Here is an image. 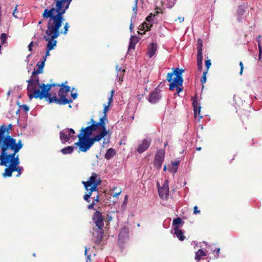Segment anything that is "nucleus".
Returning a JSON list of instances; mask_svg holds the SVG:
<instances>
[{"instance_id":"1","label":"nucleus","mask_w":262,"mask_h":262,"mask_svg":"<svg viewBox=\"0 0 262 262\" xmlns=\"http://www.w3.org/2000/svg\"><path fill=\"white\" fill-rule=\"evenodd\" d=\"M0 161L5 164L9 159L15 158L17 153L22 148L23 144L21 140L17 142L15 139L10 135H3V130H0Z\"/></svg>"},{"instance_id":"2","label":"nucleus","mask_w":262,"mask_h":262,"mask_svg":"<svg viewBox=\"0 0 262 262\" xmlns=\"http://www.w3.org/2000/svg\"><path fill=\"white\" fill-rule=\"evenodd\" d=\"M65 13L66 11L63 9V6H61V2H56V8L45 9L42 16L43 18H49L47 26L57 31L62 25L64 20L63 16Z\"/></svg>"},{"instance_id":"3","label":"nucleus","mask_w":262,"mask_h":262,"mask_svg":"<svg viewBox=\"0 0 262 262\" xmlns=\"http://www.w3.org/2000/svg\"><path fill=\"white\" fill-rule=\"evenodd\" d=\"M183 72L184 70L177 68L172 72L167 73V80L170 82L169 90L173 91L176 88L178 94L182 91L183 82L182 73Z\"/></svg>"},{"instance_id":"4","label":"nucleus","mask_w":262,"mask_h":262,"mask_svg":"<svg viewBox=\"0 0 262 262\" xmlns=\"http://www.w3.org/2000/svg\"><path fill=\"white\" fill-rule=\"evenodd\" d=\"M60 35L59 29L57 31L53 29L51 27L47 26V29L46 31V35L43 38L48 41L47 49L49 50H52L56 46L57 41L55 40Z\"/></svg>"},{"instance_id":"5","label":"nucleus","mask_w":262,"mask_h":262,"mask_svg":"<svg viewBox=\"0 0 262 262\" xmlns=\"http://www.w3.org/2000/svg\"><path fill=\"white\" fill-rule=\"evenodd\" d=\"M100 177L93 172L87 181H82V183L86 190L91 189V192L98 191V187L101 184Z\"/></svg>"},{"instance_id":"6","label":"nucleus","mask_w":262,"mask_h":262,"mask_svg":"<svg viewBox=\"0 0 262 262\" xmlns=\"http://www.w3.org/2000/svg\"><path fill=\"white\" fill-rule=\"evenodd\" d=\"M55 84H45L42 83L39 85V88H41V91H35L34 95H29V98L32 99L34 97L35 98H39L40 99L43 98H47L50 96V93L49 92L51 89L52 86H55Z\"/></svg>"},{"instance_id":"7","label":"nucleus","mask_w":262,"mask_h":262,"mask_svg":"<svg viewBox=\"0 0 262 262\" xmlns=\"http://www.w3.org/2000/svg\"><path fill=\"white\" fill-rule=\"evenodd\" d=\"M77 137L79 141L75 145H78L80 150L83 152L86 151L94 144L91 138L83 137V134H78Z\"/></svg>"},{"instance_id":"8","label":"nucleus","mask_w":262,"mask_h":262,"mask_svg":"<svg viewBox=\"0 0 262 262\" xmlns=\"http://www.w3.org/2000/svg\"><path fill=\"white\" fill-rule=\"evenodd\" d=\"M58 96L59 98H57L56 96L51 97L50 95V97L46 99L49 103L55 102L59 105H64L72 102V100L65 98V95L63 94L62 89L59 90Z\"/></svg>"},{"instance_id":"9","label":"nucleus","mask_w":262,"mask_h":262,"mask_svg":"<svg viewBox=\"0 0 262 262\" xmlns=\"http://www.w3.org/2000/svg\"><path fill=\"white\" fill-rule=\"evenodd\" d=\"M106 116H103V117L100 119V121L98 122H97L94 121L93 119H92L91 121L92 123L91 125L87 126L86 128L89 129L92 134L94 131L100 129V127L103 126V124H104L105 121L107 120Z\"/></svg>"},{"instance_id":"10","label":"nucleus","mask_w":262,"mask_h":262,"mask_svg":"<svg viewBox=\"0 0 262 262\" xmlns=\"http://www.w3.org/2000/svg\"><path fill=\"white\" fill-rule=\"evenodd\" d=\"M165 156V151L163 149H159L157 151L154 160L155 166L160 169L162 165Z\"/></svg>"},{"instance_id":"11","label":"nucleus","mask_w":262,"mask_h":262,"mask_svg":"<svg viewBox=\"0 0 262 262\" xmlns=\"http://www.w3.org/2000/svg\"><path fill=\"white\" fill-rule=\"evenodd\" d=\"M10 163L9 165L5 169V172L3 174V177H10L12 176V173L13 171H14V165L13 166V161L12 159H9L8 161H7L5 164H3L1 163V161H0V165L1 166H7L8 164Z\"/></svg>"},{"instance_id":"12","label":"nucleus","mask_w":262,"mask_h":262,"mask_svg":"<svg viewBox=\"0 0 262 262\" xmlns=\"http://www.w3.org/2000/svg\"><path fill=\"white\" fill-rule=\"evenodd\" d=\"M93 220L95 222L96 226L98 229H103L104 226L103 220L101 213L99 211H96L93 215Z\"/></svg>"},{"instance_id":"13","label":"nucleus","mask_w":262,"mask_h":262,"mask_svg":"<svg viewBox=\"0 0 262 262\" xmlns=\"http://www.w3.org/2000/svg\"><path fill=\"white\" fill-rule=\"evenodd\" d=\"M161 98V91L156 88L155 90L150 93L148 97V101L151 103H156Z\"/></svg>"},{"instance_id":"14","label":"nucleus","mask_w":262,"mask_h":262,"mask_svg":"<svg viewBox=\"0 0 262 262\" xmlns=\"http://www.w3.org/2000/svg\"><path fill=\"white\" fill-rule=\"evenodd\" d=\"M158 192L159 196L162 199H165L168 198L169 194V187L168 182L165 181L161 188H159Z\"/></svg>"},{"instance_id":"15","label":"nucleus","mask_w":262,"mask_h":262,"mask_svg":"<svg viewBox=\"0 0 262 262\" xmlns=\"http://www.w3.org/2000/svg\"><path fill=\"white\" fill-rule=\"evenodd\" d=\"M100 129H101V131L99 132V134L95 135L92 138H91L93 143L95 141H99L101 140L104 137H105L108 133L107 131L106 130L105 123L103 124V126H101L100 127Z\"/></svg>"},{"instance_id":"16","label":"nucleus","mask_w":262,"mask_h":262,"mask_svg":"<svg viewBox=\"0 0 262 262\" xmlns=\"http://www.w3.org/2000/svg\"><path fill=\"white\" fill-rule=\"evenodd\" d=\"M151 143V140L148 139H144L142 143L139 145L137 151L139 154H142L149 147Z\"/></svg>"},{"instance_id":"17","label":"nucleus","mask_w":262,"mask_h":262,"mask_svg":"<svg viewBox=\"0 0 262 262\" xmlns=\"http://www.w3.org/2000/svg\"><path fill=\"white\" fill-rule=\"evenodd\" d=\"M46 61V57H43L41 60L37 63L36 66L37 67V69H34L33 70L32 73V76H36L39 74L43 73V69L45 66Z\"/></svg>"},{"instance_id":"18","label":"nucleus","mask_w":262,"mask_h":262,"mask_svg":"<svg viewBox=\"0 0 262 262\" xmlns=\"http://www.w3.org/2000/svg\"><path fill=\"white\" fill-rule=\"evenodd\" d=\"M29 110V107L26 105H21L18 106H14L10 111V113L17 115L20 111H23L24 113H27Z\"/></svg>"},{"instance_id":"19","label":"nucleus","mask_w":262,"mask_h":262,"mask_svg":"<svg viewBox=\"0 0 262 262\" xmlns=\"http://www.w3.org/2000/svg\"><path fill=\"white\" fill-rule=\"evenodd\" d=\"M103 229H98V228H97L96 233H93L92 240L94 242L97 244H99L103 238Z\"/></svg>"},{"instance_id":"20","label":"nucleus","mask_w":262,"mask_h":262,"mask_svg":"<svg viewBox=\"0 0 262 262\" xmlns=\"http://www.w3.org/2000/svg\"><path fill=\"white\" fill-rule=\"evenodd\" d=\"M157 44L156 43L151 42L149 43L148 46L147 55L149 58H151L153 57V56L156 54L157 51Z\"/></svg>"},{"instance_id":"21","label":"nucleus","mask_w":262,"mask_h":262,"mask_svg":"<svg viewBox=\"0 0 262 262\" xmlns=\"http://www.w3.org/2000/svg\"><path fill=\"white\" fill-rule=\"evenodd\" d=\"M32 77L33 76H32L31 78L27 81V82L28 83L27 86V91L28 93H30L31 92H33V94H32L31 95H34L35 91H39V90H37V88L38 86H39V85L32 82Z\"/></svg>"},{"instance_id":"22","label":"nucleus","mask_w":262,"mask_h":262,"mask_svg":"<svg viewBox=\"0 0 262 262\" xmlns=\"http://www.w3.org/2000/svg\"><path fill=\"white\" fill-rule=\"evenodd\" d=\"M245 12V7L243 5L239 6L236 11V16L238 22H241L244 19Z\"/></svg>"},{"instance_id":"23","label":"nucleus","mask_w":262,"mask_h":262,"mask_svg":"<svg viewBox=\"0 0 262 262\" xmlns=\"http://www.w3.org/2000/svg\"><path fill=\"white\" fill-rule=\"evenodd\" d=\"M13 161V165H14V171H17L18 174L16 175L17 177H19L21 174V171L23 169V167L18 166L19 164V156L17 155L15 158L12 159Z\"/></svg>"},{"instance_id":"24","label":"nucleus","mask_w":262,"mask_h":262,"mask_svg":"<svg viewBox=\"0 0 262 262\" xmlns=\"http://www.w3.org/2000/svg\"><path fill=\"white\" fill-rule=\"evenodd\" d=\"M116 70L117 71L116 78H118V82L121 83L123 81V78L125 70L124 69H122L121 68H119L118 65L116 66Z\"/></svg>"},{"instance_id":"25","label":"nucleus","mask_w":262,"mask_h":262,"mask_svg":"<svg viewBox=\"0 0 262 262\" xmlns=\"http://www.w3.org/2000/svg\"><path fill=\"white\" fill-rule=\"evenodd\" d=\"M134 3H135V5H134V6L133 8V11L134 12V14L132 15V18H131V23H130V26H129V29H130L131 32L133 30V28H134V25H133V24L132 23V20H133V19H135L136 18V15H137V11H137V5H138V0H135Z\"/></svg>"},{"instance_id":"26","label":"nucleus","mask_w":262,"mask_h":262,"mask_svg":"<svg viewBox=\"0 0 262 262\" xmlns=\"http://www.w3.org/2000/svg\"><path fill=\"white\" fill-rule=\"evenodd\" d=\"M68 130L66 129L62 130L59 133L60 139L62 143L68 142L70 141V139L68 136Z\"/></svg>"},{"instance_id":"27","label":"nucleus","mask_w":262,"mask_h":262,"mask_svg":"<svg viewBox=\"0 0 262 262\" xmlns=\"http://www.w3.org/2000/svg\"><path fill=\"white\" fill-rule=\"evenodd\" d=\"M173 233L180 241H183L185 238V236L184 235V232L181 230L178 229V228H176Z\"/></svg>"},{"instance_id":"28","label":"nucleus","mask_w":262,"mask_h":262,"mask_svg":"<svg viewBox=\"0 0 262 262\" xmlns=\"http://www.w3.org/2000/svg\"><path fill=\"white\" fill-rule=\"evenodd\" d=\"M116 155V151L114 148H110L105 154L104 157L107 160L112 159Z\"/></svg>"},{"instance_id":"29","label":"nucleus","mask_w":262,"mask_h":262,"mask_svg":"<svg viewBox=\"0 0 262 262\" xmlns=\"http://www.w3.org/2000/svg\"><path fill=\"white\" fill-rule=\"evenodd\" d=\"M138 42V39L135 36H132L128 46V50L134 49L136 43Z\"/></svg>"},{"instance_id":"30","label":"nucleus","mask_w":262,"mask_h":262,"mask_svg":"<svg viewBox=\"0 0 262 262\" xmlns=\"http://www.w3.org/2000/svg\"><path fill=\"white\" fill-rule=\"evenodd\" d=\"M206 255V253L202 249H199L195 252V259L199 261L203 257Z\"/></svg>"},{"instance_id":"31","label":"nucleus","mask_w":262,"mask_h":262,"mask_svg":"<svg viewBox=\"0 0 262 262\" xmlns=\"http://www.w3.org/2000/svg\"><path fill=\"white\" fill-rule=\"evenodd\" d=\"M197 56L203 55L202 50H203V42L201 39L199 38L197 41Z\"/></svg>"},{"instance_id":"32","label":"nucleus","mask_w":262,"mask_h":262,"mask_svg":"<svg viewBox=\"0 0 262 262\" xmlns=\"http://www.w3.org/2000/svg\"><path fill=\"white\" fill-rule=\"evenodd\" d=\"M74 148L75 147L74 146H69L68 147L61 149V152L63 155L71 154L73 152Z\"/></svg>"},{"instance_id":"33","label":"nucleus","mask_w":262,"mask_h":262,"mask_svg":"<svg viewBox=\"0 0 262 262\" xmlns=\"http://www.w3.org/2000/svg\"><path fill=\"white\" fill-rule=\"evenodd\" d=\"M183 224V222L181 218L177 217L176 219H174L172 222V226L173 227V229L175 230L176 227L178 228V229H179V226L181 224Z\"/></svg>"},{"instance_id":"34","label":"nucleus","mask_w":262,"mask_h":262,"mask_svg":"<svg viewBox=\"0 0 262 262\" xmlns=\"http://www.w3.org/2000/svg\"><path fill=\"white\" fill-rule=\"evenodd\" d=\"M197 67L199 72H201L203 69V55L196 56Z\"/></svg>"},{"instance_id":"35","label":"nucleus","mask_w":262,"mask_h":262,"mask_svg":"<svg viewBox=\"0 0 262 262\" xmlns=\"http://www.w3.org/2000/svg\"><path fill=\"white\" fill-rule=\"evenodd\" d=\"M156 16L155 14H153L152 13H150L149 15L146 18V20L147 22V23L148 24V26L150 27V28L152 26V24L154 23V18Z\"/></svg>"},{"instance_id":"36","label":"nucleus","mask_w":262,"mask_h":262,"mask_svg":"<svg viewBox=\"0 0 262 262\" xmlns=\"http://www.w3.org/2000/svg\"><path fill=\"white\" fill-rule=\"evenodd\" d=\"M67 130H68V136L70 140L71 139L74 140L76 139V137L75 136V132L74 130L72 128H66Z\"/></svg>"},{"instance_id":"37","label":"nucleus","mask_w":262,"mask_h":262,"mask_svg":"<svg viewBox=\"0 0 262 262\" xmlns=\"http://www.w3.org/2000/svg\"><path fill=\"white\" fill-rule=\"evenodd\" d=\"M72 0H57L56 2H61V6H63V4L67 3V5L63 7V9L66 11L69 8V5Z\"/></svg>"},{"instance_id":"38","label":"nucleus","mask_w":262,"mask_h":262,"mask_svg":"<svg viewBox=\"0 0 262 262\" xmlns=\"http://www.w3.org/2000/svg\"><path fill=\"white\" fill-rule=\"evenodd\" d=\"M79 134H83V137L90 138V136L92 135V133L89 129H88V128L85 127L81 129V132Z\"/></svg>"},{"instance_id":"39","label":"nucleus","mask_w":262,"mask_h":262,"mask_svg":"<svg viewBox=\"0 0 262 262\" xmlns=\"http://www.w3.org/2000/svg\"><path fill=\"white\" fill-rule=\"evenodd\" d=\"M139 27L141 31H144L146 29V31H148L151 29L150 27L148 26V24L146 22L140 25Z\"/></svg>"},{"instance_id":"40","label":"nucleus","mask_w":262,"mask_h":262,"mask_svg":"<svg viewBox=\"0 0 262 262\" xmlns=\"http://www.w3.org/2000/svg\"><path fill=\"white\" fill-rule=\"evenodd\" d=\"M193 111H194V115H200V110H201V106H198L197 105L195 104V102H193Z\"/></svg>"},{"instance_id":"41","label":"nucleus","mask_w":262,"mask_h":262,"mask_svg":"<svg viewBox=\"0 0 262 262\" xmlns=\"http://www.w3.org/2000/svg\"><path fill=\"white\" fill-rule=\"evenodd\" d=\"M86 190L89 191V193L84 195L83 199L87 202L89 203L90 202V198L93 192H91V189H88V190Z\"/></svg>"},{"instance_id":"42","label":"nucleus","mask_w":262,"mask_h":262,"mask_svg":"<svg viewBox=\"0 0 262 262\" xmlns=\"http://www.w3.org/2000/svg\"><path fill=\"white\" fill-rule=\"evenodd\" d=\"M61 87L60 89H62L63 94L66 95V94L70 91V87L68 85H65L64 84L60 85Z\"/></svg>"},{"instance_id":"43","label":"nucleus","mask_w":262,"mask_h":262,"mask_svg":"<svg viewBox=\"0 0 262 262\" xmlns=\"http://www.w3.org/2000/svg\"><path fill=\"white\" fill-rule=\"evenodd\" d=\"M0 39L1 40V44H4L7 39V34L5 33H2L0 37Z\"/></svg>"},{"instance_id":"44","label":"nucleus","mask_w":262,"mask_h":262,"mask_svg":"<svg viewBox=\"0 0 262 262\" xmlns=\"http://www.w3.org/2000/svg\"><path fill=\"white\" fill-rule=\"evenodd\" d=\"M69 25L68 23H66L64 24V27H63L64 31H63V32H60V34L63 33V34H67V32L69 30Z\"/></svg>"},{"instance_id":"45","label":"nucleus","mask_w":262,"mask_h":262,"mask_svg":"<svg viewBox=\"0 0 262 262\" xmlns=\"http://www.w3.org/2000/svg\"><path fill=\"white\" fill-rule=\"evenodd\" d=\"M208 72L204 71L203 73V75L201 77V82L202 84L205 83L206 82V74Z\"/></svg>"},{"instance_id":"46","label":"nucleus","mask_w":262,"mask_h":262,"mask_svg":"<svg viewBox=\"0 0 262 262\" xmlns=\"http://www.w3.org/2000/svg\"><path fill=\"white\" fill-rule=\"evenodd\" d=\"M211 60L210 59H208L205 61V66H206V70L204 71L208 72V70L211 66Z\"/></svg>"},{"instance_id":"47","label":"nucleus","mask_w":262,"mask_h":262,"mask_svg":"<svg viewBox=\"0 0 262 262\" xmlns=\"http://www.w3.org/2000/svg\"><path fill=\"white\" fill-rule=\"evenodd\" d=\"M114 93H115V92L113 90L111 91V96L108 99V103L111 104L112 103V102L113 101V98L114 96Z\"/></svg>"},{"instance_id":"48","label":"nucleus","mask_w":262,"mask_h":262,"mask_svg":"<svg viewBox=\"0 0 262 262\" xmlns=\"http://www.w3.org/2000/svg\"><path fill=\"white\" fill-rule=\"evenodd\" d=\"M12 127V124H9L7 126L5 125L6 128V135H9L10 134V130L11 129Z\"/></svg>"},{"instance_id":"49","label":"nucleus","mask_w":262,"mask_h":262,"mask_svg":"<svg viewBox=\"0 0 262 262\" xmlns=\"http://www.w3.org/2000/svg\"><path fill=\"white\" fill-rule=\"evenodd\" d=\"M169 171L172 173H175L177 172V170H178V167H175V166H171L169 168Z\"/></svg>"},{"instance_id":"50","label":"nucleus","mask_w":262,"mask_h":262,"mask_svg":"<svg viewBox=\"0 0 262 262\" xmlns=\"http://www.w3.org/2000/svg\"><path fill=\"white\" fill-rule=\"evenodd\" d=\"M32 82L40 85L39 83V78L35 77V76L32 77Z\"/></svg>"},{"instance_id":"51","label":"nucleus","mask_w":262,"mask_h":262,"mask_svg":"<svg viewBox=\"0 0 262 262\" xmlns=\"http://www.w3.org/2000/svg\"><path fill=\"white\" fill-rule=\"evenodd\" d=\"M110 104H109L107 103V105H104V109H103V113L104 115L106 114V113H107V111L108 110V108H109V107L110 106Z\"/></svg>"},{"instance_id":"52","label":"nucleus","mask_w":262,"mask_h":262,"mask_svg":"<svg viewBox=\"0 0 262 262\" xmlns=\"http://www.w3.org/2000/svg\"><path fill=\"white\" fill-rule=\"evenodd\" d=\"M258 49H259V59H261V57L262 55V47L261 46V43H259L258 45Z\"/></svg>"},{"instance_id":"53","label":"nucleus","mask_w":262,"mask_h":262,"mask_svg":"<svg viewBox=\"0 0 262 262\" xmlns=\"http://www.w3.org/2000/svg\"><path fill=\"white\" fill-rule=\"evenodd\" d=\"M88 249H87L86 247H85V255L87 257L86 261V262H90L91 255H87V251H88Z\"/></svg>"},{"instance_id":"54","label":"nucleus","mask_w":262,"mask_h":262,"mask_svg":"<svg viewBox=\"0 0 262 262\" xmlns=\"http://www.w3.org/2000/svg\"><path fill=\"white\" fill-rule=\"evenodd\" d=\"M18 5H16L13 12V15L15 18H18L17 16L16 15V13L17 12V9Z\"/></svg>"},{"instance_id":"55","label":"nucleus","mask_w":262,"mask_h":262,"mask_svg":"<svg viewBox=\"0 0 262 262\" xmlns=\"http://www.w3.org/2000/svg\"><path fill=\"white\" fill-rule=\"evenodd\" d=\"M200 212V211L198 209V207L196 206H194L193 208L194 214L199 213Z\"/></svg>"},{"instance_id":"56","label":"nucleus","mask_w":262,"mask_h":262,"mask_svg":"<svg viewBox=\"0 0 262 262\" xmlns=\"http://www.w3.org/2000/svg\"><path fill=\"white\" fill-rule=\"evenodd\" d=\"M95 205V203H92L88 206V208L89 209H94V205Z\"/></svg>"},{"instance_id":"57","label":"nucleus","mask_w":262,"mask_h":262,"mask_svg":"<svg viewBox=\"0 0 262 262\" xmlns=\"http://www.w3.org/2000/svg\"><path fill=\"white\" fill-rule=\"evenodd\" d=\"M239 66L241 67V70H240L239 74L242 75V73H243V69H244L243 64L242 61L240 62Z\"/></svg>"},{"instance_id":"58","label":"nucleus","mask_w":262,"mask_h":262,"mask_svg":"<svg viewBox=\"0 0 262 262\" xmlns=\"http://www.w3.org/2000/svg\"><path fill=\"white\" fill-rule=\"evenodd\" d=\"M172 166L178 167V165H179V161H174V162L172 163Z\"/></svg>"},{"instance_id":"59","label":"nucleus","mask_w":262,"mask_h":262,"mask_svg":"<svg viewBox=\"0 0 262 262\" xmlns=\"http://www.w3.org/2000/svg\"><path fill=\"white\" fill-rule=\"evenodd\" d=\"M33 44V42L32 41L28 45V50L29 51H31L32 50V47Z\"/></svg>"},{"instance_id":"60","label":"nucleus","mask_w":262,"mask_h":262,"mask_svg":"<svg viewBox=\"0 0 262 262\" xmlns=\"http://www.w3.org/2000/svg\"><path fill=\"white\" fill-rule=\"evenodd\" d=\"M71 96L73 98V99H76L77 97V93H74L71 94Z\"/></svg>"},{"instance_id":"61","label":"nucleus","mask_w":262,"mask_h":262,"mask_svg":"<svg viewBox=\"0 0 262 262\" xmlns=\"http://www.w3.org/2000/svg\"><path fill=\"white\" fill-rule=\"evenodd\" d=\"M203 116H194L195 119H198L199 121L202 118Z\"/></svg>"},{"instance_id":"62","label":"nucleus","mask_w":262,"mask_h":262,"mask_svg":"<svg viewBox=\"0 0 262 262\" xmlns=\"http://www.w3.org/2000/svg\"><path fill=\"white\" fill-rule=\"evenodd\" d=\"M260 37L261 36L260 35H258L257 37H256V41L257 42H258V45H259V43H260Z\"/></svg>"},{"instance_id":"63","label":"nucleus","mask_w":262,"mask_h":262,"mask_svg":"<svg viewBox=\"0 0 262 262\" xmlns=\"http://www.w3.org/2000/svg\"><path fill=\"white\" fill-rule=\"evenodd\" d=\"M50 51L49 49H47V51L46 52L45 56L44 57H46V58L48 56L50 55Z\"/></svg>"},{"instance_id":"64","label":"nucleus","mask_w":262,"mask_h":262,"mask_svg":"<svg viewBox=\"0 0 262 262\" xmlns=\"http://www.w3.org/2000/svg\"><path fill=\"white\" fill-rule=\"evenodd\" d=\"M121 191H120L119 192H117V193H114L113 196L114 197H117L120 193H121Z\"/></svg>"}]
</instances>
